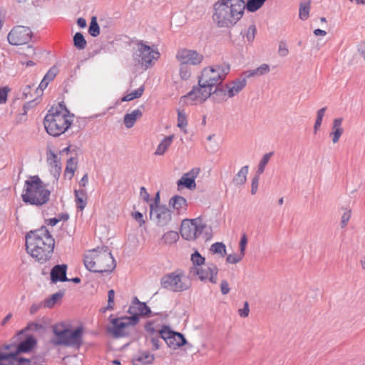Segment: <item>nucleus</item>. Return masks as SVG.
I'll list each match as a JSON object with an SVG mask.
<instances>
[{"instance_id": "obj_52", "label": "nucleus", "mask_w": 365, "mask_h": 365, "mask_svg": "<svg viewBox=\"0 0 365 365\" xmlns=\"http://www.w3.org/2000/svg\"><path fill=\"white\" fill-rule=\"evenodd\" d=\"M288 48L286 43L281 41L279 45L278 53L281 56H285L288 54Z\"/></svg>"}, {"instance_id": "obj_21", "label": "nucleus", "mask_w": 365, "mask_h": 365, "mask_svg": "<svg viewBox=\"0 0 365 365\" xmlns=\"http://www.w3.org/2000/svg\"><path fill=\"white\" fill-rule=\"evenodd\" d=\"M169 205L179 215H185L188 207L185 198L180 195H175L171 197L169 200Z\"/></svg>"}, {"instance_id": "obj_38", "label": "nucleus", "mask_w": 365, "mask_h": 365, "mask_svg": "<svg viewBox=\"0 0 365 365\" xmlns=\"http://www.w3.org/2000/svg\"><path fill=\"white\" fill-rule=\"evenodd\" d=\"M144 86H141L140 88H138L137 90L134 91H132L129 93H127L126 95H125L121 101H130L132 100H134V99H136V98H139L142 96L143 92H144Z\"/></svg>"}, {"instance_id": "obj_34", "label": "nucleus", "mask_w": 365, "mask_h": 365, "mask_svg": "<svg viewBox=\"0 0 365 365\" xmlns=\"http://www.w3.org/2000/svg\"><path fill=\"white\" fill-rule=\"evenodd\" d=\"M146 330L151 334V335H153L155 331L153 328L152 327V324H148L146 327ZM159 331H156V336H152L150 338V342L152 344V349L153 350H157L160 348V336L158 333Z\"/></svg>"}, {"instance_id": "obj_11", "label": "nucleus", "mask_w": 365, "mask_h": 365, "mask_svg": "<svg viewBox=\"0 0 365 365\" xmlns=\"http://www.w3.org/2000/svg\"><path fill=\"white\" fill-rule=\"evenodd\" d=\"M205 225L200 218L185 219L180 226V234L182 238L187 240H195L202 233Z\"/></svg>"}, {"instance_id": "obj_18", "label": "nucleus", "mask_w": 365, "mask_h": 365, "mask_svg": "<svg viewBox=\"0 0 365 365\" xmlns=\"http://www.w3.org/2000/svg\"><path fill=\"white\" fill-rule=\"evenodd\" d=\"M150 217L158 226H165L172 220L171 211L165 206L150 205Z\"/></svg>"}, {"instance_id": "obj_56", "label": "nucleus", "mask_w": 365, "mask_h": 365, "mask_svg": "<svg viewBox=\"0 0 365 365\" xmlns=\"http://www.w3.org/2000/svg\"><path fill=\"white\" fill-rule=\"evenodd\" d=\"M43 306V302H39V303H34L33 304L30 309H29V312L31 314H36Z\"/></svg>"}, {"instance_id": "obj_20", "label": "nucleus", "mask_w": 365, "mask_h": 365, "mask_svg": "<svg viewBox=\"0 0 365 365\" xmlns=\"http://www.w3.org/2000/svg\"><path fill=\"white\" fill-rule=\"evenodd\" d=\"M67 265L58 264L55 265L51 270L50 277L52 283L58 282H66L68 279L66 277Z\"/></svg>"}, {"instance_id": "obj_28", "label": "nucleus", "mask_w": 365, "mask_h": 365, "mask_svg": "<svg viewBox=\"0 0 365 365\" xmlns=\"http://www.w3.org/2000/svg\"><path fill=\"white\" fill-rule=\"evenodd\" d=\"M88 196L83 190H75V202L76 207L81 211L86 207Z\"/></svg>"}, {"instance_id": "obj_14", "label": "nucleus", "mask_w": 365, "mask_h": 365, "mask_svg": "<svg viewBox=\"0 0 365 365\" xmlns=\"http://www.w3.org/2000/svg\"><path fill=\"white\" fill-rule=\"evenodd\" d=\"M217 267L213 264H205L200 268L190 267V274L197 277L200 281L217 282Z\"/></svg>"}, {"instance_id": "obj_51", "label": "nucleus", "mask_w": 365, "mask_h": 365, "mask_svg": "<svg viewBox=\"0 0 365 365\" xmlns=\"http://www.w3.org/2000/svg\"><path fill=\"white\" fill-rule=\"evenodd\" d=\"M9 91V88L8 87L0 88V103H4L6 101Z\"/></svg>"}, {"instance_id": "obj_7", "label": "nucleus", "mask_w": 365, "mask_h": 365, "mask_svg": "<svg viewBox=\"0 0 365 365\" xmlns=\"http://www.w3.org/2000/svg\"><path fill=\"white\" fill-rule=\"evenodd\" d=\"M265 70H249L244 72L239 78L227 82L218 90L223 100L232 98L238 95L246 87L247 79L264 74Z\"/></svg>"}, {"instance_id": "obj_40", "label": "nucleus", "mask_w": 365, "mask_h": 365, "mask_svg": "<svg viewBox=\"0 0 365 365\" xmlns=\"http://www.w3.org/2000/svg\"><path fill=\"white\" fill-rule=\"evenodd\" d=\"M187 125V115L183 110H178V127L185 133H187L186 127Z\"/></svg>"}, {"instance_id": "obj_30", "label": "nucleus", "mask_w": 365, "mask_h": 365, "mask_svg": "<svg viewBox=\"0 0 365 365\" xmlns=\"http://www.w3.org/2000/svg\"><path fill=\"white\" fill-rule=\"evenodd\" d=\"M179 240L178 232L176 231H168L165 232L162 238V243L165 245H171L175 243Z\"/></svg>"}, {"instance_id": "obj_61", "label": "nucleus", "mask_w": 365, "mask_h": 365, "mask_svg": "<svg viewBox=\"0 0 365 365\" xmlns=\"http://www.w3.org/2000/svg\"><path fill=\"white\" fill-rule=\"evenodd\" d=\"M358 51L365 60V41L361 43L358 46Z\"/></svg>"}, {"instance_id": "obj_4", "label": "nucleus", "mask_w": 365, "mask_h": 365, "mask_svg": "<svg viewBox=\"0 0 365 365\" xmlns=\"http://www.w3.org/2000/svg\"><path fill=\"white\" fill-rule=\"evenodd\" d=\"M51 192L38 175L30 176L25 181L21 193L23 202L37 207L46 204Z\"/></svg>"}, {"instance_id": "obj_5", "label": "nucleus", "mask_w": 365, "mask_h": 365, "mask_svg": "<svg viewBox=\"0 0 365 365\" xmlns=\"http://www.w3.org/2000/svg\"><path fill=\"white\" fill-rule=\"evenodd\" d=\"M83 263L88 270L94 272H110L116 265L111 252L106 247L86 252Z\"/></svg>"}, {"instance_id": "obj_9", "label": "nucleus", "mask_w": 365, "mask_h": 365, "mask_svg": "<svg viewBox=\"0 0 365 365\" xmlns=\"http://www.w3.org/2000/svg\"><path fill=\"white\" fill-rule=\"evenodd\" d=\"M160 282L163 288L173 292H182L190 286L185 273L179 269L163 276Z\"/></svg>"}, {"instance_id": "obj_50", "label": "nucleus", "mask_w": 365, "mask_h": 365, "mask_svg": "<svg viewBox=\"0 0 365 365\" xmlns=\"http://www.w3.org/2000/svg\"><path fill=\"white\" fill-rule=\"evenodd\" d=\"M238 313L241 317L245 318V317H248L249 313H250V307H249V304L247 302H245L243 308L240 309L238 310Z\"/></svg>"}, {"instance_id": "obj_44", "label": "nucleus", "mask_w": 365, "mask_h": 365, "mask_svg": "<svg viewBox=\"0 0 365 365\" xmlns=\"http://www.w3.org/2000/svg\"><path fill=\"white\" fill-rule=\"evenodd\" d=\"M326 110H327V108L324 107L317 111V119H316V121H315V123L314 125V133H317L321 127Z\"/></svg>"}, {"instance_id": "obj_10", "label": "nucleus", "mask_w": 365, "mask_h": 365, "mask_svg": "<svg viewBox=\"0 0 365 365\" xmlns=\"http://www.w3.org/2000/svg\"><path fill=\"white\" fill-rule=\"evenodd\" d=\"M210 88L198 83L186 95L181 96L180 103L182 106H197L205 102L212 95Z\"/></svg>"}, {"instance_id": "obj_32", "label": "nucleus", "mask_w": 365, "mask_h": 365, "mask_svg": "<svg viewBox=\"0 0 365 365\" xmlns=\"http://www.w3.org/2000/svg\"><path fill=\"white\" fill-rule=\"evenodd\" d=\"M77 169V160L73 158L68 160L66 167L64 171V177L71 180Z\"/></svg>"}, {"instance_id": "obj_58", "label": "nucleus", "mask_w": 365, "mask_h": 365, "mask_svg": "<svg viewBox=\"0 0 365 365\" xmlns=\"http://www.w3.org/2000/svg\"><path fill=\"white\" fill-rule=\"evenodd\" d=\"M133 217L136 221H138L140 223V225H142L145 223L142 213L139 212H135L133 214Z\"/></svg>"}, {"instance_id": "obj_46", "label": "nucleus", "mask_w": 365, "mask_h": 365, "mask_svg": "<svg viewBox=\"0 0 365 365\" xmlns=\"http://www.w3.org/2000/svg\"><path fill=\"white\" fill-rule=\"evenodd\" d=\"M309 14V1L300 4L299 16L302 20H306Z\"/></svg>"}, {"instance_id": "obj_42", "label": "nucleus", "mask_w": 365, "mask_h": 365, "mask_svg": "<svg viewBox=\"0 0 365 365\" xmlns=\"http://www.w3.org/2000/svg\"><path fill=\"white\" fill-rule=\"evenodd\" d=\"M265 1L266 0H248L245 6L249 11L254 12L261 8Z\"/></svg>"}, {"instance_id": "obj_2", "label": "nucleus", "mask_w": 365, "mask_h": 365, "mask_svg": "<svg viewBox=\"0 0 365 365\" xmlns=\"http://www.w3.org/2000/svg\"><path fill=\"white\" fill-rule=\"evenodd\" d=\"M245 8L242 0H221L215 4L213 21L218 27L232 26L242 18Z\"/></svg>"}, {"instance_id": "obj_25", "label": "nucleus", "mask_w": 365, "mask_h": 365, "mask_svg": "<svg viewBox=\"0 0 365 365\" xmlns=\"http://www.w3.org/2000/svg\"><path fill=\"white\" fill-rule=\"evenodd\" d=\"M174 138V135L165 137L158 145L154 155L157 156L163 155L172 145Z\"/></svg>"}, {"instance_id": "obj_22", "label": "nucleus", "mask_w": 365, "mask_h": 365, "mask_svg": "<svg viewBox=\"0 0 365 365\" xmlns=\"http://www.w3.org/2000/svg\"><path fill=\"white\" fill-rule=\"evenodd\" d=\"M46 160L54 175L59 176L61 172V163L58 155L51 150H48L46 153Z\"/></svg>"}, {"instance_id": "obj_19", "label": "nucleus", "mask_w": 365, "mask_h": 365, "mask_svg": "<svg viewBox=\"0 0 365 365\" xmlns=\"http://www.w3.org/2000/svg\"><path fill=\"white\" fill-rule=\"evenodd\" d=\"M128 312L131 315V317H129L128 318L132 319L134 324H136L139 321V316L148 315L150 312V310L145 303L140 302L136 297H135L132 301Z\"/></svg>"}, {"instance_id": "obj_13", "label": "nucleus", "mask_w": 365, "mask_h": 365, "mask_svg": "<svg viewBox=\"0 0 365 365\" xmlns=\"http://www.w3.org/2000/svg\"><path fill=\"white\" fill-rule=\"evenodd\" d=\"M135 324L128 317L114 318L110 319L108 331L114 337H122L127 335Z\"/></svg>"}, {"instance_id": "obj_37", "label": "nucleus", "mask_w": 365, "mask_h": 365, "mask_svg": "<svg viewBox=\"0 0 365 365\" xmlns=\"http://www.w3.org/2000/svg\"><path fill=\"white\" fill-rule=\"evenodd\" d=\"M192 267L200 268L205 264V258L203 257L198 251H195L191 255Z\"/></svg>"}, {"instance_id": "obj_63", "label": "nucleus", "mask_w": 365, "mask_h": 365, "mask_svg": "<svg viewBox=\"0 0 365 365\" xmlns=\"http://www.w3.org/2000/svg\"><path fill=\"white\" fill-rule=\"evenodd\" d=\"M77 24L81 28H85L86 26V21L83 18H78L77 20Z\"/></svg>"}, {"instance_id": "obj_17", "label": "nucleus", "mask_w": 365, "mask_h": 365, "mask_svg": "<svg viewBox=\"0 0 365 365\" xmlns=\"http://www.w3.org/2000/svg\"><path fill=\"white\" fill-rule=\"evenodd\" d=\"M176 58L181 65L197 66L203 61L204 56L195 50L182 48L178 51Z\"/></svg>"}, {"instance_id": "obj_41", "label": "nucleus", "mask_w": 365, "mask_h": 365, "mask_svg": "<svg viewBox=\"0 0 365 365\" xmlns=\"http://www.w3.org/2000/svg\"><path fill=\"white\" fill-rule=\"evenodd\" d=\"M274 153L270 152L263 155L258 165L257 174L261 175L264 173L265 167L269 161L270 158L273 155Z\"/></svg>"}, {"instance_id": "obj_45", "label": "nucleus", "mask_w": 365, "mask_h": 365, "mask_svg": "<svg viewBox=\"0 0 365 365\" xmlns=\"http://www.w3.org/2000/svg\"><path fill=\"white\" fill-rule=\"evenodd\" d=\"M210 251L212 253H217L224 256L226 254V247L222 242H215L212 245Z\"/></svg>"}, {"instance_id": "obj_15", "label": "nucleus", "mask_w": 365, "mask_h": 365, "mask_svg": "<svg viewBox=\"0 0 365 365\" xmlns=\"http://www.w3.org/2000/svg\"><path fill=\"white\" fill-rule=\"evenodd\" d=\"M158 333L171 349H176L187 344V340L182 334L173 331L168 327H163Z\"/></svg>"}, {"instance_id": "obj_60", "label": "nucleus", "mask_w": 365, "mask_h": 365, "mask_svg": "<svg viewBox=\"0 0 365 365\" xmlns=\"http://www.w3.org/2000/svg\"><path fill=\"white\" fill-rule=\"evenodd\" d=\"M180 75L183 80H187L190 78V70H180Z\"/></svg>"}, {"instance_id": "obj_64", "label": "nucleus", "mask_w": 365, "mask_h": 365, "mask_svg": "<svg viewBox=\"0 0 365 365\" xmlns=\"http://www.w3.org/2000/svg\"><path fill=\"white\" fill-rule=\"evenodd\" d=\"M88 182V177L87 174H85L80 181L81 186L85 187Z\"/></svg>"}, {"instance_id": "obj_1", "label": "nucleus", "mask_w": 365, "mask_h": 365, "mask_svg": "<svg viewBox=\"0 0 365 365\" xmlns=\"http://www.w3.org/2000/svg\"><path fill=\"white\" fill-rule=\"evenodd\" d=\"M54 247L55 240L46 227L30 231L26 235L27 252L40 263L51 258Z\"/></svg>"}, {"instance_id": "obj_49", "label": "nucleus", "mask_w": 365, "mask_h": 365, "mask_svg": "<svg viewBox=\"0 0 365 365\" xmlns=\"http://www.w3.org/2000/svg\"><path fill=\"white\" fill-rule=\"evenodd\" d=\"M247 244V237L245 234H243L240 242V253L242 254V255H245V249Z\"/></svg>"}, {"instance_id": "obj_43", "label": "nucleus", "mask_w": 365, "mask_h": 365, "mask_svg": "<svg viewBox=\"0 0 365 365\" xmlns=\"http://www.w3.org/2000/svg\"><path fill=\"white\" fill-rule=\"evenodd\" d=\"M88 32L91 36L96 37L100 34V28L96 16H93L90 23Z\"/></svg>"}, {"instance_id": "obj_48", "label": "nucleus", "mask_w": 365, "mask_h": 365, "mask_svg": "<svg viewBox=\"0 0 365 365\" xmlns=\"http://www.w3.org/2000/svg\"><path fill=\"white\" fill-rule=\"evenodd\" d=\"M256 31L257 29L255 25L252 24L249 26L246 34V38L249 42H252L254 40Z\"/></svg>"}, {"instance_id": "obj_8", "label": "nucleus", "mask_w": 365, "mask_h": 365, "mask_svg": "<svg viewBox=\"0 0 365 365\" xmlns=\"http://www.w3.org/2000/svg\"><path fill=\"white\" fill-rule=\"evenodd\" d=\"M133 57L138 65L149 68L155 65V62L160 57V53L157 48L139 42L137 43Z\"/></svg>"}, {"instance_id": "obj_31", "label": "nucleus", "mask_w": 365, "mask_h": 365, "mask_svg": "<svg viewBox=\"0 0 365 365\" xmlns=\"http://www.w3.org/2000/svg\"><path fill=\"white\" fill-rule=\"evenodd\" d=\"M248 170L249 167L247 165L242 167L234 177L233 182L237 185H242L245 184L247 180Z\"/></svg>"}, {"instance_id": "obj_29", "label": "nucleus", "mask_w": 365, "mask_h": 365, "mask_svg": "<svg viewBox=\"0 0 365 365\" xmlns=\"http://www.w3.org/2000/svg\"><path fill=\"white\" fill-rule=\"evenodd\" d=\"M36 341L33 336H28L24 341H21L17 348L18 352H27L31 350L36 345Z\"/></svg>"}, {"instance_id": "obj_16", "label": "nucleus", "mask_w": 365, "mask_h": 365, "mask_svg": "<svg viewBox=\"0 0 365 365\" xmlns=\"http://www.w3.org/2000/svg\"><path fill=\"white\" fill-rule=\"evenodd\" d=\"M32 36L29 27L16 26L9 33L7 38L10 44L18 46L26 43Z\"/></svg>"}, {"instance_id": "obj_59", "label": "nucleus", "mask_w": 365, "mask_h": 365, "mask_svg": "<svg viewBox=\"0 0 365 365\" xmlns=\"http://www.w3.org/2000/svg\"><path fill=\"white\" fill-rule=\"evenodd\" d=\"M140 197L145 201H149L150 195L148 192H147L146 189L144 187H142L140 188Z\"/></svg>"}, {"instance_id": "obj_3", "label": "nucleus", "mask_w": 365, "mask_h": 365, "mask_svg": "<svg viewBox=\"0 0 365 365\" xmlns=\"http://www.w3.org/2000/svg\"><path fill=\"white\" fill-rule=\"evenodd\" d=\"M73 115L63 103L52 106L43 120L46 132L52 136H59L67 131L72 125Z\"/></svg>"}, {"instance_id": "obj_26", "label": "nucleus", "mask_w": 365, "mask_h": 365, "mask_svg": "<svg viewBox=\"0 0 365 365\" xmlns=\"http://www.w3.org/2000/svg\"><path fill=\"white\" fill-rule=\"evenodd\" d=\"M155 356L147 351L142 352L133 359V365H149L153 364Z\"/></svg>"}, {"instance_id": "obj_23", "label": "nucleus", "mask_w": 365, "mask_h": 365, "mask_svg": "<svg viewBox=\"0 0 365 365\" xmlns=\"http://www.w3.org/2000/svg\"><path fill=\"white\" fill-rule=\"evenodd\" d=\"M198 174V170L192 169L184 174L178 182V187H185L189 189L195 188L196 186L195 179Z\"/></svg>"}, {"instance_id": "obj_54", "label": "nucleus", "mask_w": 365, "mask_h": 365, "mask_svg": "<svg viewBox=\"0 0 365 365\" xmlns=\"http://www.w3.org/2000/svg\"><path fill=\"white\" fill-rule=\"evenodd\" d=\"M350 217H351V210H348L343 214V215L341 217V222L342 227H344L346 226L348 222L350 220Z\"/></svg>"}, {"instance_id": "obj_12", "label": "nucleus", "mask_w": 365, "mask_h": 365, "mask_svg": "<svg viewBox=\"0 0 365 365\" xmlns=\"http://www.w3.org/2000/svg\"><path fill=\"white\" fill-rule=\"evenodd\" d=\"M225 70H202L198 76V83L207 88H212L222 83L226 77Z\"/></svg>"}, {"instance_id": "obj_62", "label": "nucleus", "mask_w": 365, "mask_h": 365, "mask_svg": "<svg viewBox=\"0 0 365 365\" xmlns=\"http://www.w3.org/2000/svg\"><path fill=\"white\" fill-rule=\"evenodd\" d=\"M22 66L32 67L36 66V63L34 60H28L21 62Z\"/></svg>"}, {"instance_id": "obj_47", "label": "nucleus", "mask_w": 365, "mask_h": 365, "mask_svg": "<svg viewBox=\"0 0 365 365\" xmlns=\"http://www.w3.org/2000/svg\"><path fill=\"white\" fill-rule=\"evenodd\" d=\"M245 255H242L241 253L239 254H230L227 257L226 261L230 264H236L240 262Z\"/></svg>"}, {"instance_id": "obj_36", "label": "nucleus", "mask_w": 365, "mask_h": 365, "mask_svg": "<svg viewBox=\"0 0 365 365\" xmlns=\"http://www.w3.org/2000/svg\"><path fill=\"white\" fill-rule=\"evenodd\" d=\"M57 74L56 70H48L44 78L41 81L38 88L43 91L44 90L48 83L52 81Z\"/></svg>"}, {"instance_id": "obj_24", "label": "nucleus", "mask_w": 365, "mask_h": 365, "mask_svg": "<svg viewBox=\"0 0 365 365\" xmlns=\"http://www.w3.org/2000/svg\"><path fill=\"white\" fill-rule=\"evenodd\" d=\"M342 123V118H336L333 120L331 132L329 133V136L331 138L332 143L334 144L339 142L341 136L344 133Z\"/></svg>"}, {"instance_id": "obj_57", "label": "nucleus", "mask_w": 365, "mask_h": 365, "mask_svg": "<svg viewBox=\"0 0 365 365\" xmlns=\"http://www.w3.org/2000/svg\"><path fill=\"white\" fill-rule=\"evenodd\" d=\"M220 290L222 294H227L230 292L229 284L227 281L223 280L221 282Z\"/></svg>"}, {"instance_id": "obj_35", "label": "nucleus", "mask_w": 365, "mask_h": 365, "mask_svg": "<svg viewBox=\"0 0 365 365\" xmlns=\"http://www.w3.org/2000/svg\"><path fill=\"white\" fill-rule=\"evenodd\" d=\"M62 297V292H56L52 294L50 297L46 299L43 302V307L53 308L55 304L61 299Z\"/></svg>"}, {"instance_id": "obj_53", "label": "nucleus", "mask_w": 365, "mask_h": 365, "mask_svg": "<svg viewBox=\"0 0 365 365\" xmlns=\"http://www.w3.org/2000/svg\"><path fill=\"white\" fill-rule=\"evenodd\" d=\"M108 309H113L114 305V297H115V292L113 289H110L108 292Z\"/></svg>"}, {"instance_id": "obj_27", "label": "nucleus", "mask_w": 365, "mask_h": 365, "mask_svg": "<svg viewBox=\"0 0 365 365\" xmlns=\"http://www.w3.org/2000/svg\"><path fill=\"white\" fill-rule=\"evenodd\" d=\"M143 115L142 111L139 109H135L130 113H127L124 116V124L127 128H132L138 119H140Z\"/></svg>"}, {"instance_id": "obj_55", "label": "nucleus", "mask_w": 365, "mask_h": 365, "mask_svg": "<svg viewBox=\"0 0 365 365\" xmlns=\"http://www.w3.org/2000/svg\"><path fill=\"white\" fill-rule=\"evenodd\" d=\"M259 175L254 177L252 180L251 192H252V195H255L257 192V191L258 184H259Z\"/></svg>"}, {"instance_id": "obj_39", "label": "nucleus", "mask_w": 365, "mask_h": 365, "mask_svg": "<svg viewBox=\"0 0 365 365\" xmlns=\"http://www.w3.org/2000/svg\"><path fill=\"white\" fill-rule=\"evenodd\" d=\"M86 44L87 43L83 35L80 32L76 33L73 36L74 46L78 50H83L86 48Z\"/></svg>"}, {"instance_id": "obj_33", "label": "nucleus", "mask_w": 365, "mask_h": 365, "mask_svg": "<svg viewBox=\"0 0 365 365\" xmlns=\"http://www.w3.org/2000/svg\"><path fill=\"white\" fill-rule=\"evenodd\" d=\"M19 359L16 354H8L0 353V365H16Z\"/></svg>"}, {"instance_id": "obj_6", "label": "nucleus", "mask_w": 365, "mask_h": 365, "mask_svg": "<svg viewBox=\"0 0 365 365\" xmlns=\"http://www.w3.org/2000/svg\"><path fill=\"white\" fill-rule=\"evenodd\" d=\"M55 337L51 343L54 345H66L78 348L82 344L83 328L79 327L70 330L63 324H57L53 327Z\"/></svg>"}]
</instances>
